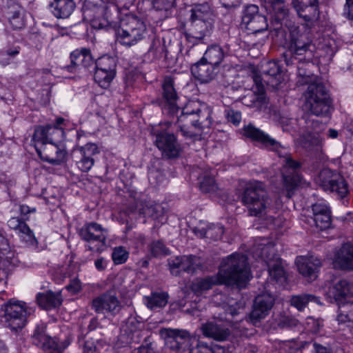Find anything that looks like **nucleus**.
Returning a JSON list of instances; mask_svg holds the SVG:
<instances>
[{"label":"nucleus","mask_w":353,"mask_h":353,"mask_svg":"<svg viewBox=\"0 0 353 353\" xmlns=\"http://www.w3.org/2000/svg\"><path fill=\"white\" fill-rule=\"evenodd\" d=\"M250 277L248 259L245 254L234 253L223 259L216 276L197 279L191 288L196 294L208 290L215 284L236 285L244 287Z\"/></svg>","instance_id":"f257e3e1"},{"label":"nucleus","mask_w":353,"mask_h":353,"mask_svg":"<svg viewBox=\"0 0 353 353\" xmlns=\"http://www.w3.org/2000/svg\"><path fill=\"white\" fill-rule=\"evenodd\" d=\"M243 131L245 136L259 142L265 148L275 151L281 158L283 190L286 191V196L290 199L294 190L301 182L302 178L298 173L301 163L292 159L288 148L281 146L276 140L253 125H245Z\"/></svg>","instance_id":"f03ea898"},{"label":"nucleus","mask_w":353,"mask_h":353,"mask_svg":"<svg viewBox=\"0 0 353 353\" xmlns=\"http://www.w3.org/2000/svg\"><path fill=\"white\" fill-rule=\"evenodd\" d=\"M298 83L307 84L305 92V106L307 111L316 116H327L330 114L332 100L323 83L307 68L298 66Z\"/></svg>","instance_id":"7ed1b4c3"},{"label":"nucleus","mask_w":353,"mask_h":353,"mask_svg":"<svg viewBox=\"0 0 353 353\" xmlns=\"http://www.w3.org/2000/svg\"><path fill=\"white\" fill-rule=\"evenodd\" d=\"M178 128L185 137L197 139L212 123L211 110L195 102L189 103L178 117Z\"/></svg>","instance_id":"20e7f679"},{"label":"nucleus","mask_w":353,"mask_h":353,"mask_svg":"<svg viewBox=\"0 0 353 353\" xmlns=\"http://www.w3.org/2000/svg\"><path fill=\"white\" fill-rule=\"evenodd\" d=\"M315 45L307 32H300L294 28L290 31L288 49L283 54L284 61L287 65H292L306 62L307 66L314 57Z\"/></svg>","instance_id":"39448f33"},{"label":"nucleus","mask_w":353,"mask_h":353,"mask_svg":"<svg viewBox=\"0 0 353 353\" xmlns=\"http://www.w3.org/2000/svg\"><path fill=\"white\" fill-rule=\"evenodd\" d=\"M242 204L247 208L250 216H260L272 209V200L264 184L255 181L248 184L241 194Z\"/></svg>","instance_id":"423d86ee"},{"label":"nucleus","mask_w":353,"mask_h":353,"mask_svg":"<svg viewBox=\"0 0 353 353\" xmlns=\"http://www.w3.org/2000/svg\"><path fill=\"white\" fill-rule=\"evenodd\" d=\"M146 24L134 15H128L121 21L117 31V39L123 46L130 47L146 37Z\"/></svg>","instance_id":"0eeeda50"},{"label":"nucleus","mask_w":353,"mask_h":353,"mask_svg":"<svg viewBox=\"0 0 353 353\" xmlns=\"http://www.w3.org/2000/svg\"><path fill=\"white\" fill-rule=\"evenodd\" d=\"M265 68L263 71L262 77L258 76L253 77L256 88L252 94V104L248 105L254 106L256 102L264 99V85L262 81L274 88H276L281 83V70L277 63L274 61H269L266 63Z\"/></svg>","instance_id":"6e6552de"},{"label":"nucleus","mask_w":353,"mask_h":353,"mask_svg":"<svg viewBox=\"0 0 353 353\" xmlns=\"http://www.w3.org/2000/svg\"><path fill=\"white\" fill-rule=\"evenodd\" d=\"M254 254L265 263L268 268L269 276L272 280L281 284L285 282L286 276L282 261L275 254L274 245L271 244L263 245L256 248Z\"/></svg>","instance_id":"1a4fd4ad"},{"label":"nucleus","mask_w":353,"mask_h":353,"mask_svg":"<svg viewBox=\"0 0 353 353\" xmlns=\"http://www.w3.org/2000/svg\"><path fill=\"white\" fill-rule=\"evenodd\" d=\"M316 182L323 190L334 192L341 199L349 192L348 185L343 176L329 168H324L320 172Z\"/></svg>","instance_id":"9d476101"},{"label":"nucleus","mask_w":353,"mask_h":353,"mask_svg":"<svg viewBox=\"0 0 353 353\" xmlns=\"http://www.w3.org/2000/svg\"><path fill=\"white\" fill-rule=\"evenodd\" d=\"M90 306L97 314L107 312L113 316L118 314L122 308L121 303L117 296V289L114 286L94 298Z\"/></svg>","instance_id":"9b49d317"},{"label":"nucleus","mask_w":353,"mask_h":353,"mask_svg":"<svg viewBox=\"0 0 353 353\" xmlns=\"http://www.w3.org/2000/svg\"><path fill=\"white\" fill-rule=\"evenodd\" d=\"M79 234L81 239L90 243L88 245L89 250L101 252L105 245L106 230L97 223L85 224L80 229Z\"/></svg>","instance_id":"f8f14e48"},{"label":"nucleus","mask_w":353,"mask_h":353,"mask_svg":"<svg viewBox=\"0 0 353 353\" xmlns=\"http://www.w3.org/2000/svg\"><path fill=\"white\" fill-rule=\"evenodd\" d=\"M242 24L251 33L256 34L268 30V20L259 12L257 6L251 4L245 6L243 11Z\"/></svg>","instance_id":"ddd939ff"},{"label":"nucleus","mask_w":353,"mask_h":353,"mask_svg":"<svg viewBox=\"0 0 353 353\" xmlns=\"http://www.w3.org/2000/svg\"><path fill=\"white\" fill-rule=\"evenodd\" d=\"M161 334L165 337V343L170 349L176 351L188 352L192 345L193 339L195 337H191L188 332L175 329H164L161 330Z\"/></svg>","instance_id":"4468645a"},{"label":"nucleus","mask_w":353,"mask_h":353,"mask_svg":"<svg viewBox=\"0 0 353 353\" xmlns=\"http://www.w3.org/2000/svg\"><path fill=\"white\" fill-rule=\"evenodd\" d=\"M152 133L155 137L154 143L162 151L163 155L168 158H174L179 155V145L173 134L161 130L159 128H154Z\"/></svg>","instance_id":"2eb2a0df"},{"label":"nucleus","mask_w":353,"mask_h":353,"mask_svg":"<svg viewBox=\"0 0 353 353\" xmlns=\"http://www.w3.org/2000/svg\"><path fill=\"white\" fill-rule=\"evenodd\" d=\"M4 307L5 319L8 326L14 331L22 329L26 323L27 315L30 312L23 305L16 302L9 301Z\"/></svg>","instance_id":"dca6fc26"},{"label":"nucleus","mask_w":353,"mask_h":353,"mask_svg":"<svg viewBox=\"0 0 353 353\" xmlns=\"http://www.w3.org/2000/svg\"><path fill=\"white\" fill-rule=\"evenodd\" d=\"M190 25L185 32L186 40L193 44L203 42L210 37L213 30L212 21H203L200 19H190Z\"/></svg>","instance_id":"f3484780"},{"label":"nucleus","mask_w":353,"mask_h":353,"mask_svg":"<svg viewBox=\"0 0 353 353\" xmlns=\"http://www.w3.org/2000/svg\"><path fill=\"white\" fill-rule=\"evenodd\" d=\"M99 153L97 145L88 143L83 146L77 148L73 151V157L78 168L87 172L94 164V156Z\"/></svg>","instance_id":"a211bd4d"},{"label":"nucleus","mask_w":353,"mask_h":353,"mask_svg":"<svg viewBox=\"0 0 353 353\" xmlns=\"http://www.w3.org/2000/svg\"><path fill=\"white\" fill-rule=\"evenodd\" d=\"M274 303V297L268 293L258 295L254 301L253 308L249 316L250 321L256 325L268 314Z\"/></svg>","instance_id":"6ab92c4d"},{"label":"nucleus","mask_w":353,"mask_h":353,"mask_svg":"<svg viewBox=\"0 0 353 353\" xmlns=\"http://www.w3.org/2000/svg\"><path fill=\"white\" fill-rule=\"evenodd\" d=\"M161 88L163 98L161 103L163 109L172 114L178 113L179 110L177 103L179 96L174 88L173 79L171 77H165Z\"/></svg>","instance_id":"aec40b11"},{"label":"nucleus","mask_w":353,"mask_h":353,"mask_svg":"<svg viewBox=\"0 0 353 353\" xmlns=\"http://www.w3.org/2000/svg\"><path fill=\"white\" fill-rule=\"evenodd\" d=\"M104 17L95 18L92 21L91 26L94 29H106L115 26L119 19V8L114 0H107L103 8Z\"/></svg>","instance_id":"412c9836"},{"label":"nucleus","mask_w":353,"mask_h":353,"mask_svg":"<svg viewBox=\"0 0 353 353\" xmlns=\"http://www.w3.org/2000/svg\"><path fill=\"white\" fill-rule=\"evenodd\" d=\"M8 225L16 232L20 239L27 245L37 247L38 241L34 234L25 221L19 217H12L8 221Z\"/></svg>","instance_id":"4be33fe9"},{"label":"nucleus","mask_w":353,"mask_h":353,"mask_svg":"<svg viewBox=\"0 0 353 353\" xmlns=\"http://www.w3.org/2000/svg\"><path fill=\"white\" fill-rule=\"evenodd\" d=\"M37 153L40 158L53 165H59L64 161L66 152L59 148L55 143H48L37 147Z\"/></svg>","instance_id":"5701e85b"},{"label":"nucleus","mask_w":353,"mask_h":353,"mask_svg":"<svg viewBox=\"0 0 353 353\" xmlns=\"http://www.w3.org/2000/svg\"><path fill=\"white\" fill-rule=\"evenodd\" d=\"M297 14L307 22L317 20L319 16L318 0H292Z\"/></svg>","instance_id":"b1692460"},{"label":"nucleus","mask_w":353,"mask_h":353,"mask_svg":"<svg viewBox=\"0 0 353 353\" xmlns=\"http://www.w3.org/2000/svg\"><path fill=\"white\" fill-rule=\"evenodd\" d=\"M329 294L339 305L353 303V283L339 281L329 289Z\"/></svg>","instance_id":"393cba45"},{"label":"nucleus","mask_w":353,"mask_h":353,"mask_svg":"<svg viewBox=\"0 0 353 353\" xmlns=\"http://www.w3.org/2000/svg\"><path fill=\"white\" fill-rule=\"evenodd\" d=\"M199 259L195 256H177L169 261V266L172 274L179 272H194L199 266Z\"/></svg>","instance_id":"a878e982"},{"label":"nucleus","mask_w":353,"mask_h":353,"mask_svg":"<svg viewBox=\"0 0 353 353\" xmlns=\"http://www.w3.org/2000/svg\"><path fill=\"white\" fill-rule=\"evenodd\" d=\"M71 63L68 65L69 72L75 71L79 67L89 68L94 65L90 50L86 48L76 49L70 54Z\"/></svg>","instance_id":"bb28decb"},{"label":"nucleus","mask_w":353,"mask_h":353,"mask_svg":"<svg viewBox=\"0 0 353 353\" xmlns=\"http://www.w3.org/2000/svg\"><path fill=\"white\" fill-rule=\"evenodd\" d=\"M217 68L201 59L191 67V72L202 83H208L216 76Z\"/></svg>","instance_id":"cd10ccee"},{"label":"nucleus","mask_w":353,"mask_h":353,"mask_svg":"<svg viewBox=\"0 0 353 353\" xmlns=\"http://www.w3.org/2000/svg\"><path fill=\"white\" fill-rule=\"evenodd\" d=\"M333 264L335 268L353 270V245L344 243L336 252Z\"/></svg>","instance_id":"c85d7f7f"},{"label":"nucleus","mask_w":353,"mask_h":353,"mask_svg":"<svg viewBox=\"0 0 353 353\" xmlns=\"http://www.w3.org/2000/svg\"><path fill=\"white\" fill-rule=\"evenodd\" d=\"M201 331L205 336L218 341H226L230 335L228 328L222 324H219L214 321L202 324Z\"/></svg>","instance_id":"c756f323"},{"label":"nucleus","mask_w":353,"mask_h":353,"mask_svg":"<svg viewBox=\"0 0 353 353\" xmlns=\"http://www.w3.org/2000/svg\"><path fill=\"white\" fill-rule=\"evenodd\" d=\"M297 265L299 272L303 276L310 281H313L317 278V274L321 266V262L318 258L310 256L301 259V261H298Z\"/></svg>","instance_id":"7c9ffc66"},{"label":"nucleus","mask_w":353,"mask_h":353,"mask_svg":"<svg viewBox=\"0 0 353 353\" xmlns=\"http://www.w3.org/2000/svg\"><path fill=\"white\" fill-rule=\"evenodd\" d=\"M193 232L199 238H206L210 240L217 241L220 239L224 233L222 225L209 224L205 226L199 225L193 228Z\"/></svg>","instance_id":"2f4dec72"},{"label":"nucleus","mask_w":353,"mask_h":353,"mask_svg":"<svg viewBox=\"0 0 353 353\" xmlns=\"http://www.w3.org/2000/svg\"><path fill=\"white\" fill-rule=\"evenodd\" d=\"M39 305L46 310H51L59 307L63 299L61 292H53L50 290L39 293L37 295Z\"/></svg>","instance_id":"473e14b6"},{"label":"nucleus","mask_w":353,"mask_h":353,"mask_svg":"<svg viewBox=\"0 0 353 353\" xmlns=\"http://www.w3.org/2000/svg\"><path fill=\"white\" fill-rule=\"evenodd\" d=\"M5 12L13 29H20L24 26L21 15L22 8L18 3L14 1L8 2Z\"/></svg>","instance_id":"72a5a7b5"},{"label":"nucleus","mask_w":353,"mask_h":353,"mask_svg":"<svg viewBox=\"0 0 353 353\" xmlns=\"http://www.w3.org/2000/svg\"><path fill=\"white\" fill-rule=\"evenodd\" d=\"M52 12L57 18H67L75 8L74 0H54L50 3Z\"/></svg>","instance_id":"f704fd0d"},{"label":"nucleus","mask_w":353,"mask_h":353,"mask_svg":"<svg viewBox=\"0 0 353 353\" xmlns=\"http://www.w3.org/2000/svg\"><path fill=\"white\" fill-rule=\"evenodd\" d=\"M32 343L43 349H54L57 344L55 341L46 334L44 327H37L32 336Z\"/></svg>","instance_id":"c9c22d12"},{"label":"nucleus","mask_w":353,"mask_h":353,"mask_svg":"<svg viewBox=\"0 0 353 353\" xmlns=\"http://www.w3.org/2000/svg\"><path fill=\"white\" fill-rule=\"evenodd\" d=\"M224 57L225 52L223 49L219 45L214 44L207 48L201 59L217 68L223 61Z\"/></svg>","instance_id":"e433bc0d"},{"label":"nucleus","mask_w":353,"mask_h":353,"mask_svg":"<svg viewBox=\"0 0 353 353\" xmlns=\"http://www.w3.org/2000/svg\"><path fill=\"white\" fill-rule=\"evenodd\" d=\"M323 141L319 133L311 131L306 132L301 137L302 146L308 150H319L322 148Z\"/></svg>","instance_id":"4c0bfd02"},{"label":"nucleus","mask_w":353,"mask_h":353,"mask_svg":"<svg viewBox=\"0 0 353 353\" xmlns=\"http://www.w3.org/2000/svg\"><path fill=\"white\" fill-rule=\"evenodd\" d=\"M191 16L190 19H200L203 21H212L213 12L208 3H203L195 6L191 10Z\"/></svg>","instance_id":"58836bf2"},{"label":"nucleus","mask_w":353,"mask_h":353,"mask_svg":"<svg viewBox=\"0 0 353 353\" xmlns=\"http://www.w3.org/2000/svg\"><path fill=\"white\" fill-rule=\"evenodd\" d=\"M169 295L167 292H152L150 296L145 297L147 307L151 310H156L165 307L168 301Z\"/></svg>","instance_id":"ea45409f"},{"label":"nucleus","mask_w":353,"mask_h":353,"mask_svg":"<svg viewBox=\"0 0 353 353\" xmlns=\"http://www.w3.org/2000/svg\"><path fill=\"white\" fill-rule=\"evenodd\" d=\"M142 213L145 216L151 217L161 222L164 220V208L159 203H146L142 208Z\"/></svg>","instance_id":"a19ab883"},{"label":"nucleus","mask_w":353,"mask_h":353,"mask_svg":"<svg viewBox=\"0 0 353 353\" xmlns=\"http://www.w3.org/2000/svg\"><path fill=\"white\" fill-rule=\"evenodd\" d=\"M166 51L165 41H162L159 39H154L152 40L146 56L152 61L158 60L166 56Z\"/></svg>","instance_id":"79ce46f5"},{"label":"nucleus","mask_w":353,"mask_h":353,"mask_svg":"<svg viewBox=\"0 0 353 353\" xmlns=\"http://www.w3.org/2000/svg\"><path fill=\"white\" fill-rule=\"evenodd\" d=\"M265 3H268L272 5L276 20L281 21L288 15L289 9L286 6L283 0L267 1Z\"/></svg>","instance_id":"37998d69"},{"label":"nucleus","mask_w":353,"mask_h":353,"mask_svg":"<svg viewBox=\"0 0 353 353\" xmlns=\"http://www.w3.org/2000/svg\"><path fill=\"white\" fill-rule=\"evenodd\" d=\"M308 223L311 226H314L319 230L327 229L330 228L331 224L330 213L312 216L310 220H308Z\"/></svg>","instance_id":"c03bdc74"},{"label":"nucleus","mask_w":353,"mask_h":353,"mask_svg":"<svg viewBox=\"0 0 353 353\" xmlns=\"http://www.w3.org/2000/svg\"><path fill=\"white\" fill-rule=\"evenodd\" d=\"M115 73L108 72L101 70L96 69L94 79L101 88H107L112 79H114Z\"/></svg>","instance_id":"a18cd8bd"},{"label":"nucleus","mask_w":353,"mask_h":353,"mask_svg":"<svg viewBox=\"0 0 353 353\" xmlns=\"http://www.w3.org/2000/svg\"><path fill=\"white\" fill-rule=\"evenodd\" d=\"M316 297L312 294H299L292 296L290 300L291 305L298 310H303L310 301H315Z\"/></svg>","instance_id":"49530a36"},{"label":"nucleus","mask_w":353,"mask_h":353,"mask_svg":"<svg viewBox=\"0 0 353 353\" xmlns=\"http://www.w3.org/2000/svg\"><path fill=\"white\" fill-rule=\"evenodd\" d=\"M153 8L156 11L163 12L162 17L168 18L172 15L173 2L172 0H152Z\"/></svg>","instance_id":"de8ad7c7"},{"label":"nucleus","mask_w":353,"mask_h":353,"mask_svg":"<svg viewBox=\"0 0 353 353\" xmlns=\"http://www.w3.org/2000/svg\"><path fill=\"white\" fill-rule=\"evenodd\" d=\"M32 140L34 143V147L37 150L38 145H44L49 143L48 137V129L46 126H37L34 132Z\"/></svg>","instance_id":"09e8293b"},{"label":"nucleus","mask_w":353,"mask_h":353,"mask_svg":"<svg viewBox=\"0 0 353 353\" xmlns=\"http://www.w3.org/2000/svg\"><path fill=\"white\" fill-rule=\"evenodd\" d=\"M95 64L96 69L106 71L108 72L115 73V62L113 58L110 57H103L99 58Z\"/></svg>","instance_id":"8fccbe9b"},{"label":"nucleus","mask_w":353,"mask_h":353,"mask_svg":"<svg viewBox=\"0 0 353 353\" xmlns=\"http://www.w3.org/2000/svg\"><path fill=\"white\" fill-rule=\"evenodd\" d=\"M46 128L48 129V137L49 143H57L62 139L64 131L62 128L57 125H47Z\"/></svg>","instance_id":"3c124183"},{"label":"nucleus","mask_w":353,"mask_h":353,"mask_svg":"<svg viewBox=\"0 0 353 353\" xmlns=\"http://www.w3.org/2000/svg\"><path fill=\"white\" fill-rule=\"evenodd\" d=\"M192 347L189 348L188 353H216V350L211 348L206 343L193 339Z\"/></svg>","instance_id":"603ef678"},{"label":"nucleus","mask_w":353,"mask_h":353,"mask_svg":"<svg viewBox=\"0 0 353 353\" xmlns=\"http://www.w3.org/2000/svg\"><path fill=\"white\" fill-rule=\"evenodd\" d=\"M151 254L157 257L161 256H165L169 254V250L165 247L161 241H154L150 245Z\"/></svg>","instance_id":"864d4df0"},{"label":"nucleus","mask_w":353,"mask_h":353,"mask_svg":"<svg viewBox=\"0 0 353 353\" xmlns=\"http://www.w3.org/2000/svg\"><path fill=\"white\" fill-rule=\"evenodd\" d=\"M129 253L123 247H117L114 249L112 258L115 264H122L128 259Z\"/></svg>","instance_id":"5fc2aeb1"},{"label":"nucleus","mask_w":353,"mask_h":353,"mask_svg":"<svg viewBox=\"0 0 353 353\" xmlns=\"http://www.w3.org/2000/svg\"><path fill=\"white\" fill-rule=\"evenodd\" d=\"M200 188L202 192H212L217 189V186L213 177L205 176L200 183Z\"/></svg>","instance_id":"6e6d98bb"},{"label":"nucleus","mask_w":353,"mask_h":353,"mask_svg":"<svg viewBox=\"0 0 353 353\" xmlns=\"http://www.w3.org/2000/svg\"><path fill=\"white\" fill-rule=\"evenodd\" d=\"M298 320L289 316H281L277 320L276 323L280 328H291L297 325Z\"/></svg>","instance_id":"4d7b16f0"},{"label":"nucleus","mask_w":353,"mask_h":353,"mask_svg":"<svg viewBox=\"0 0 353 353\" xmlns=\"http://www.w3.org/2000/svg\"><path fill=\"white\" fill-rule=\"evenodd\" d=\"M226 118L228 122L238 125L241 121V114L237 110L229 109L226 110Z\"/></svg>","instance_id":"13d9d810"},{"label":"nucleus","mask_w":353,"mask_h":353,"mask_svg":"<svg viewBox=\"0 0 353 353\" xmlns=\"http://www.w3.org/2000/svg\"><path fill=\"white\" fill-rule=\"evenodd\" d=\"M313 216L317 215L329 214L330 211L327 205L323 203H317L312 205Z\"/></svg>","instance_id":"bf43d9fd"},{"label":"nucleus","mask_w":353,"mask_h":353,"mask_svg":"<svg viewBox=\"0 0 353 353\" xmlns=\"http://www.w3.org/2000/svg\"><path fill=\"white\" fill-rule=\"evenodd\" d=\"M323 126V123L319 121L311 119L307 121V132L311 131L312 132L319 133Z\"/></svg>","instance_id":"052dcab7"},{"label":"nucleus","mask_w":353,"mask_h":353,"mask_svg":"<svg viewBox=\"0 0 353 353\" xmlns=\"http://www.w3.org/2000/svg\"><path fill=\"white\" fill-rule=\"evenodd\" d=\"M83 353H98L94 342L92 339L83 341Z\"/></svg>","instance_id":"680f3d73"},{"label":"nucleus","mask_w":353,"mask_h":353,"mask_svg":"<svg viewBox=\"0 0 353 353\" xmlns=\"http://www.w3.org/2000/svg\"><path fill=\"white\" fill-rule=\"evenodd\" d=\"M344 15L353 21V0H346L344 6Z\"/></svg>","instance_id":"e2e57ef3"},{"label":"nucleus","mask_w":353,"mask_h":353,"mask_svg":"<svg viewBox=\"0 0 353 353\" xmlns=\"http://www.w3.org/2000/svg\"><path fill=\"white\" fill-rule=\"evenodd\" d=\"M67 289L73 292L77 293L81 290V282L78 279L72 280L70 283L67 286Z\"/></svg>","instance_id":"0e129e2a"},{"label":"nucleus","mask_w":353,"mask_h":353,"mask_svg":"<svg viewBox=\"0 0 353 353\" xmlns=\"http://www.w3.org/2000/svg\"><path fill=\"white\" fill-rule=\"evenodd\" d=\"M94 266L99 271H103L107 267V261L103 257L95 260Z\"/></svg>","instance_id":"69168bd1"},{"label":"nucleus","mask_w":353,"mask_h":353,"mask_svg":"<svg viewBox=\"0 0 353 353\" xmlns=\"http://www.w3.org/2000/svg\"><path fill=\"white\" fill-rule=\"evenodd\" d=\"M138 353H155V350L152 343H147L145 345H143L139 348Z\"/></svg>","instance_id":"338daca9"},{"label":"nucleus","mask_w":353,"mask_h":353,"mask_svg":"<svg viewBox=\"0 0 353 353\" xmlns=\"http://www.w3.org/2000/svg\"><path fill=\"white\" fill-rule=\"evenodd\" d=\"M314 352L313 353H332L330 350L327 347L318 344L316 343H313Z\"/></svg>","instance_id":"774afa93"}]
</instances>
